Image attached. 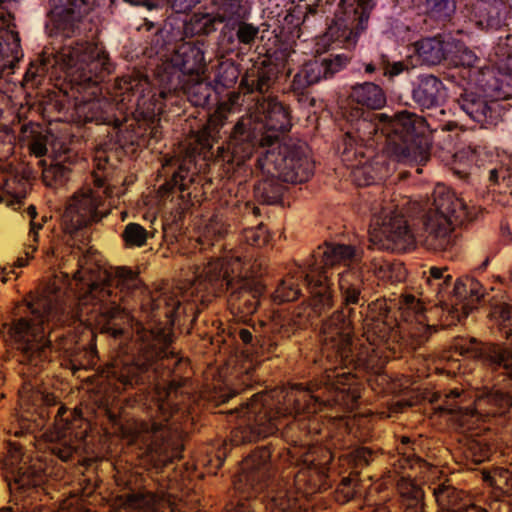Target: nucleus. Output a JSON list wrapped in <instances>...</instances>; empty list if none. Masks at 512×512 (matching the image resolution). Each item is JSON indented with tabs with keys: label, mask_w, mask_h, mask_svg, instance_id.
<instances>
[{
	"label": "nucleus",
	"mask_w": 512,
	"mask_h": 512,
	"mask_svg": "<svg viewBox=\"0 0 512 512\" xmlns=\"http://www.w3.org/2000/svg\"><path fill=\"white\" fill-rule=\"evenodd\" d=\"M74 280L87 287L79 297L77 316L81 322L95 323L101 333L118 338L124 333L125 326L135 329L141 345L137 355L131 361L115 359L105 365L102 376L113 384L118 391L133 388L143 383L144 375L160 362L162 366L175 355L169 351L172 343L170 327L147 329L141 323L133 325L134 318L122 307L125 297L141 286L139 274L126 266L101 269L91 262L90 252L78 261Z\"/></svg>",
	"instance_id": "obj_1"
},
{
	"label": "nucleus",
	"mask_w": 512,
	"mask_h": 512,
	"mask_svg": "<svg viewBox=\"0 0 512 512\" xmlns=\"http://www.w3.org/2000/svg\"><path fill=\"white\" fill-rule=\"evenodd\" d=\"M354 309L335 311L321 327V353L330 367L325 368L321 376L325 389L328 387L334 394V400L339 405L352 408L360 397L356 388L353 369L360 367L373 368L380 357V346L389 336L390 327L380 319H372L366 323L364 337L369 344H361L357 354L352 351V320Z\"/></svg>",
	"instance_id": "obj_2"
},
{
	"label": "nucleus",
	"mask_w": 512,
	"mask_h": 512,
	"mask_svg": "<svg viewBox=\"0 0 512 512\" xmlns=\"http://www.w3.org/2000/svg\"><path fill=\"white\" fill-rule=\"evenodd\" d=\"M331 389H325L322 378L304 387L296 384L289 389L254 394L230 414H237L239 424L232 430L230 441L239 446L274 435L289 417L312 414L326 406L338 404Z\"/></svg>",
	"instance_id": "obj_3"
},
{
	"label": "nucleus",
	"mask_w": 512,
	"mask_h": 512,
	"mask_svg": "<svg viewBox=\"0 0 512 512\" xmlns=\"http://www.w3.org/2000/svg\"><path fill=\"white\" fill-rule=\"evenodd\" d=\"M187 379L172 380L167 386H156L152 402L155 415L150 421L135 422L134 440L146 446L156 468H163L180 458V440L187 429L188 392L184 391Z\"/></svg>",
	"instance_id": "obj_4"
},
{
	"label": "nucleus",
	"mask_w": 512,
	"mask_h": 512,
	"mask_svg": "<svg viewBox=\"0 0 512 512\" xmlns=\"http://www.w3.org/2000/svg\"><path fill=\"white\" fill-rule=\"evenodd\" d=\"M287 460L299 467L293 480H283L274 491L269 509L271 512H296L304 507L308 497L326 490L331 453L321 447H309L296 443L287 448Z\"/></svg>",
	"instance_id": "obj_5"
},
{
	"label": "nucleus",
	"mask_w": 512,
	"mask_h": 512,
	"mask_svg": "<svg viewBox=\"0 0 512 512\" xmlns=\"http://www.w3.org/2000/svg\"><path fill=\"white\" fill-rule=\"evenodd\" d=\"M387 138L388 152L397 161L404 163L425 164L430 158L429 146L424 137L417 135L413 117L403 111L389 116L385 113L368 114L359 118L353 131H348L344 144L352 146V142L362 145L372 139L378 131Z\"/></svg>",
	"instance_id": "obj_6"
},
{
	"label": "nucleus",
	"mask_w": 512,
	"mask_h": 512,
	"mask_svg": "<svg viewBox=\"0 0 512 512\" xmlns=\"http://www.w3.org/2000/svg\"><path fill=\"white\" fill-rule=\"evenodd\" d=\"M31 316L20 317L3 328L8 329L10 338L16 343L18 361L20 363L38 366L42 362L49 361L52 350H61V343L52 345L51 332L46 338V329L57 314V309L52 299L46 296H38L28 302Z\"/></svg>",
	"instance_id": "obj_7"
},
{
	"label": "nucleus",
	"mask_w": 512,
	"mask_h": 512,
	"mask_svg": "<svg viewBox=\"0 0 512 512\" xmlns=\"http://www.w3.org/2000/svg\"><path fill=\"white\" fill-rule=\"evenodd\" d=\"M291 126L290 112L282 103L275 98L258 102L255 115L241 117L233 128V141L244 145L238 163L250 158L257 144L261 147L274 145Z\"/></svg>",
	"instance_id": "obj_8"
},
{
	"label": "nucleus",
	"mask_w": 512,
	"mask_h": 512,
	"mask_svg": "<svg viewBox=\"0 0 512 512\" xmlns=\"http://www.w3.org/2000/svg\"><path fill=\"white\" fill-rule=\"evenodd\" d=\"M470 219L463 199L444 185H437L432 193L431 206L423 216L420 242L428 250L445 251L452 243L454 225Z\"/></svg>",
	"instance_id": "obj_9"
},
{
	"label": "nucleus",
	"mask_w": 512,
	"mask_h": 512,
	"mask_svg": "<svg viewBox=\"0 0 512 512\" xmlns=\"http://www.w3.org/2000/svg\"><path fill=\"white\" fill-rule=\"evenodd\" d=\"M308 263L306 277L312 283V310L319 314L332 308L333 291L329 281L328 270L339 265L350 267L361 260L360 253L354 246L325 243L319 246Z\"/></svg>",
	"instance_id": "obj_10"
},
{
	"label": "nucleus",
	"mask_w": 512,
	"mask_h": 512,
	"mask_svg": "<svg viewBox=\"0 0 512 512\" xmlns=\"http://www.w3.org/2000/svg\"><path fill=\"white\" fill-rule=\"evenodd\" d=\"M93 187L83 186L66 202L61 226L65 233L73 235L88 225L106 217L110 208L106 199L111 197L112 188L98 173L91 174Z\"/></svg>",
	"instance_id": "obj_11"
},
{
	"label": "nucleus",
	"mask_w": 512,
	"mask_h": 512,
	"mask_svg": "<svg viewBox=\"0 0 512 512\" xmlns=\"http://www.w3.org/2000/svg\"><path fill=\"white\" fill-rule=\"evenodd\" d=\"M442 404L440 411L460 414L461 426L468 424L469 419H484L501 415L512 406V396L500 390L481 392L473 395L470 391L454 388L439 394Z\"/></svg>",
	"instance_id": "obj_12"
},
{
	"label": "nucleus",
	"mask_w": 512,
	"mask_h": 512,
	"mask_svg": "<svg viewBox=\"0 0 512 512\" xmlns=\"http://www.w3.org/2000/svg\"><path fill=\"white\" fill-rule=\"evenodd\" d=\"M246 263L239 255L230 252L223 258L212 259L202 269L196 268L195 277L188 289L183 292L182 297L185 301L193 298L195 294L205 293L197 301L205 303L211 296H218L232 285L237 278V273L232 269L237 268L235 262ZM198 298V295H196ZM196 302V300H194Z\"/></svg>",
	"instance_id": "obj_13"
},
{
	"label": "nucleus",
	"mask_w": 512,
	"mask_h": 512,
	"mask_svg": "<svg viewBox=\"0 0 512 512\" xmlns=\"http://www.w3.org/2000/svg\"><path fill=\"white\" fill-rule=\"evenodd\" d=\"M108 59L104 50L87 42L64 47L56 56V62L79 83L91 81L99 69H106Z\"/></svg>",
	"instance_id": "obj_14"
},
{
	"label": "nucleus",
	"mask_w": 512,
	"mask_h": 512,
	"mask_svg": "<svg viewBox=\"0 0 512 512\" xmlns=\"http://www.w3.org/2000/svg\"><path fill=\"white\" fill-rule=\"evenodd\" d=\"M235 263L237 268L232 272L237 273V278L226 290L230 293L228 305L234 314L244 318L256 312L264 287L255 280V272L246 267L247 263Z\"/></svg>",
	"instance_id": "obj_15"
},
{
	"label": "nucleus",
	"mask_w": 512,
	"mask_h": 512,
	"mask_svg": "<svg viewBox=\"0 0 512 512\" xmlns=\"http://www.w3.org/2000/svg\"><path fill=\"white\" fill-rule=\"evenodd\" d=\"M370 241L379 249L406 250L414 245L415 239L405 217L391 211L372 225Z\"/></svg>",
	"instance_id": "obj_16"
},
{
	"label": "nucleus",
	"mask_w": 512,
	"mask_h": 512,
	"mask_svg": "<svg viewBox=\"0 0 512 512\" xmlns=\"http://www.w3.org/2000/svg\"><path fill=\"white\" fill-rule=\"evenodd\" d=\"M414 46L419 59L427 65H437L447 59L456 65H471L475 59L473 53L459 41L445 40L440 35L421 39Z\"/></svg>",
	"instance_id": "obj_17"
},
{
	"label": "nucleus",
	"mask_w": 512,
	"mask_h": 512,
	"mask_svg": "<svg viewBox=\"0 0 512 512\" xmlns=\"http://www.w3.org/2000/svg\"><path fill=\"white\" fill-rule=\"evenodd\" d=\"M29 456H25L21 446L16 442L9 443L8 455L3 462L5 480L10 489H27L36 487L44 481L41 465L31 464Z\"/></svg>",
	"instance_id": "obj_18"
},
{
	"label": "nucleus",
	"mask_w": 512,
	"mask_h": 512,
	"mask_svg": "<svg viewBox=\"0 0 512 512\" xmlns=\"http://www.w3.org/2000/svg\"><path fill=\"white\" fill-rule=\"evenodd\" d=\"M308 267L303 268L296 266L292 268L289 273L282 279L280 284L277 286L273 299L275 302L283 303L295 301L301 294V286L306 284L310 291V298L307 303L302 304L297 308L296 317L299 318L298 323L300 325L306 324L311 318L319 317L322 313H315L312 310L311 299H312V283L306 277Z\"/></svg>",
	"instance_id": "obj_19"
},
{
	"label": "nucleus",
	"mask_w": 512,
	"mask_h": 512,
	"mask_svg": "<svg viewBox=\"0 0 512 512\" xmlns=\"http://www.w3.org/2000/svg\"><path fill=\"white\" fill-rule=\"evenodd\" d=\"M192 179H188V171L180 165L170 180L162 184L157 196L162 205L175 213V216H181L192 205L191 191L189 185Z\"/></svg>",
	"instance_id": "obj_20"
},
{
	"label": "nucleus",
	"mask_w": 512,
	"mask_h": 512,
	"mask_svg": "<svg viewBox=\"0 0 512 512\" xmlns=\"http://www.w3.org/2000/svg\"><path fill=\"white\" fill-rule=\"evenodd\" d=\"M455 349L461 355L483 358L495 369H503L504 374L512 378V348L494 343L481 344L475 338H470L457 341Z\"/></svg>",
	"instance_id": "obj_21"
},
{
	"label": "nucleus",
	"mask_w": 512,
	"mask_h": 512,
	"mask_svg": "<svg viewBox=\"0 0 512 512\" xmlns=\"http://www.w3.org/2000/svg\"><path fill=\"white\" fill-rule=\"evenodd\" d=\"M169 61L171 65L179 69L183 74L198 77L207 74V62L203 44L200 42H184L176 44Z\"/></svg>",
	"instance_id": "obj_22"
},
{
	"label": "nucleus",
	"mask_w": 512,
	"mask_h": 512,
	"mask_svg": "<svg viewBox=\"0 0 512 512\" xmlns=\"http://www.w3.org/2000/svg\"><path fill=\"white\" fill-rule=\"evenodd\" d=\"M168 508L174 510L170 495L163 492L139 491L120 496L110 512H165Z\"/></svg>",
	"instance_id": "obj_23"
},
{
	"label": "nucleus",
	"mask_w": 512,
	"mask_h": 512,
	"mask_svg": "<svg viewBox=\"0 0 512 512\" xmlns=\"http://www.w3.org/2000/svg\"><path fill=\"white\" fill-rule=\"evenodd\" d=\"M274 170L278 172V178L282 182L297 184L309 180L313 174L314 164L311 159L299 153L291 151L285 156L274 153Z\"/></svg>",
	"instance_id": "obj_24"
},
{
	"label": "nucleus",
	"mask_w": 512,
	"mask_h": 512,
	"mask_svg": "<svg viewBox=\"0 0 512 512\" xmlns=\"http://www.w3.org/2000/svg\"><path fill=\"white\" fill-rule=\"evenodd\" d=\"M438 512H487L486 509L470 503L463 491L451 485L439 484L433 489Z\"/></svg>",
	"instance_id": "obj_25"
},
{
	"label": "nucleus",
	"mask_w": 512,
	"mask_h": 512,
	"mask_svg": "<svg viewBox=\"0 0 512 512\" xmlns=\"http://www.w3.org/2000/svg\"><path fill=\"white\" fill-rule=\"evenodd\" d=\"M273 162L274 152H268L263 159L262 166L270 177L260 180L254 188L256 198L266 204L277 203L284 191L282 180L278 178V172L274 170Z\"/></svg>",
	"instance_id": "obj_26"
},
{
	"label": "nucleus",
	"mask_w": 512,
	"mask_h": 512,
	"mask_svg": "<svg viewBox=\"0 0 512 512\" xmlns=\"http://www.w3.org/2000/svg\"><path fill=\"white\" fill-rule=\"evenodd\" d=\"M364 285L363 275L359 269L348 268L339 274L338 287L344 306L340 310H344L346 315L348 309H351L350 305H357L364 299Z\"/></svg>",
	"instance_id": "obj_27"
},
{
	"label": "nucleus",
	"mask_w": 512,
	"mask_h": 512,
	"mask_svg": "<svg viewBox=\"0 0 512 512\" xmlns=\"http://www.w3.org/2000/svg\"><path fill=\"white\" fill-rule=\"evenodd\" d=\"M272 453L269 447L254 450L241 464L240 481L250 482L253 487L266 477Z\"/></svg>",
	"instance_id": "obj_28"
},
{
	"label": "nucleus",
	"mask_w": 512,
	"mask_h": 512,
	"mask_svg": "<svg viewBox=\"0 0 512 512\" xmlns=\"http://www.w3.org/2000/svg\"><path fill=\"white\" fill-rule=\"evenodd\" d=\"M349 98L362 108L378 110L385 106L386 96L383 89L372 82L356 84L352 87Z\"/></svg>",
	"instance_id": "obj_29"
},
{
	"label": "nucleus",
	"mask_w": 512,
	"mask_h": 512,
	"mask_svg": "<svg viewBox=\"0 0 512 512\" xmlns=\"http://www.w3.org/2000/svg\"><path fill=\"white\" fill-rule=\"evenodd\" d=\"M274 83L273 73L265 66H253L241 78L239 89L244 94L267 93Z\"/></svg>",
	"instance_id": "obj_30"
},
{
	"label": "nucleus",
	"mask_w": 512,
	"mask_h": 512,
	"mask_svg": "<svg viewBox=\"0 0 512 512\" xmlns=\"http://www.w3.org/2000/svg\"><path fill=\"white\" fill-rule=\"evenodd\" d=\"M492 453V445L487 435L471 434L465 436L462 454L467 462L477 465L488 460Z\"/></svg>",
	"instance_id": "obj_31"
},
{
	"label": "nucleus",
	"mask_w": 512,
	"mask_h": 512,
	"mask_svg": "<svg viewBox=\"0 0 512 512\" xmlns=\"http://www.w3.org/2000/svg\"><path fill=\"white\" fill-rule=\"evenodd\" d=\"M441 88L442 82L437 77L423 75L413 90V99L423 108H431L437 104Z\"/></svg>",
	"instance_id": "obj_32"
},
{
	"label": "nucleus",
	"mask_w": 512,
	"mask_h": 512,
	"mask_svg": "<svg viewBox=\"0 0 512 512\" xmlns=\"http://www.w3.org/2000/svg\"><path fill=\"white\" fill-rule=\"evenodd\" d=\"M55 12L59 19L70 26L79 22L82 16L90 9L95 0H53Z\"/></svg>",
	"instance_id": "obj_33"
},
{
	"label": "nucleus",
	"mask_w": 512,
	"mask_h": 512,
	"mask_svg": "<svg viewBox=\"0 0 512 512\" xmlns=\"http://www.w3.org/2000/svg\"><path fill=\"white\" fill-rule=\"evenodd\" d=\"M35 384L32 382H24L21 389L19 390V401L22 407L40 406L44 405L52 407L57 405L58 399L53 393H45L43 391L35 389Z\"/></svg>",
	"instance_id": "obj_34"
},
{
	"label": "nucleus",
	"mask_w": 512,
	"mask_h": 512,
	"mask_svg": "<svg viewBox=\"0 0 512 512\" xmlns=\"http://www.w3.org/2000/svg\"><path fill=\"white\" fill-rule=\"evenodd\" d=\"M427 284L436 292L437 304L441 307H448L449 304L446 302L445 294L452 284V276L448 273V268L431 267Z\"/></svg>",
	"instance_id": "obj_35"
},
{
	"label": "nucleus",
	"mask_w": 512,
	"mask_h": 512,
	"mask_svg": "<svg viewBox=\"0 0 512 512\" xmlns=\"http://www.w3.org/2000/svg\"><path fill=\"white\" fill-rule=\"evenodd\" d=\"M422 7L430 20L437 25H445L450 21L456 6L453 0H424Z\"/></svg>",
	"instance_id": "obj_36"
},
{
	"label": "nucleus",
	"mask_w": 512,
	"mask_h": 512,
	"mask_svg": "<svg viewBox=\"0 0 512 512\" xmlns=\"http://www.w3.org/2000/svg\"><path fill=\"white\" fill-rule=\"evenodd\" d=\"M148 302L151 303V309L154 313L153 317L164 316L170 319L174 316L180 306L181 300L176 293L152 294Z\"/></svg>",
	"instance_id": "obj_37"
},
{
	"label": "nucleus",
	"mask_w": 512,
	"mask_h": 512,
	"mask_svg": "<svg viewBox=\"0 0 512 512\" xmlns=\"http://www.w3.org/2000/svg\"><path fill=\"white\" fill-rule=\"evenodd\" d=\"M453 293L458 300L478 302L484 297V288L476 279L465 276L456 280Z\"/></svg>",
	"instance_id": "obj_38"
},
{
	"label": "nucleus",
	"mask_w": 512,
	"mask_h": 512,
	"mask_svg": "<svg viewBox=\"0 0 512 512\" xmlns=\"http://www.w3.org/2000/svg\"><path fill=\"white\" fill-rule=\"evenodd\" d=\"M221 23L217 14L194 13L187 22L186 32L192 35L206 36L216 31V25Z\"/></svg>",
	"instance_id": "obj_39"
},
{
	"label": "nucleus",
	"mask_w": 512,
	"mask_h": 512,
	"mask_svg": "<svg viewBox=\"0 0 512 512\" xmlns=\"http://www.w3.org/2000/svg\"><path fill=\"white\" fill-rule=\"evenodd\" d=\"M340 6L348 20L357 21V25H361L368 21L374 2L373 0H341Z\"/></svg>",
	"instance_id": "obj_40"
},
{
	"label": "nucleus",
	"mask_w": 512,
	"mask_h": 512,
	"mask_svg": "<svg viewBox=\"0 0 512 512\" xmlns=\"http://www.w3.org/2000/svg\"><path fill=\"white\" fill-rule=\"evenodd\" d=\"M228 232V226L225 224L222 217L218 215L212 216L208 223L205 225L202 235L198 241L200 245H214Z\"/></svg>",
	"instance_id": "obj_41"
},
{
	"label": "nucleus",
	"mask_w": 512,
	"mask_h": 512,
	"mask_svg": "<svg viewBox=\"0 0 512 512\" xmlns=\"http://www.w3.org/2000/svg\"><path fill=\"white\" fill-rule=\"evenodd\" d=\"M401 505H418L424 502V492L411 479L402 477L397 483Z\"/></svg>",
	"instance_id": "obj_42"
},
{
	"label": "nucleus",
	"mask_w": 512,
	"mask_h": 512,
	"mask_svg": "<svg viewBox=\"0 0 512 512\" xmlns=\"http://www.w3.org/2000/svg\"><path fill=\"white\" fill-rule=\"evenodd\" d=\"M207 78V74L200 79L198 77H193L195 83L184 86V92L195 106L205 105L210 97L211 88L209 84L204 82Z\"/></svg>",
	"instance_id": "obj_43"
},
{
	"label": "nucleus",
	"mask_w": 512,
	"mask_h": 512,
	"mask_svg": "<svg viewBox=\"0 0 512 512\" xmlns=\"http://www.w3.org/2000/svg\"><path fill=\"white\" fill-rule=\"evenodd\" d=\"M118 87L126 92L143 95L144 92L149 89L150 82L148 77L140 71H133L131 74L119 79Z\"/></svg>",
	"instance_id": "obj_44"
},
{
	"label": "nucleus",
	"mask_w": 512,
	"mask_h": 512,
	"mask_svg": "<svg viewBox=\"0 0 512 512\" xmlns=\"http://www.w3.org/2000/svg\"><path fill=\"white\" fill-rule=\"evenodd\" d=\"M399 310L401 311L402 317L408 321L409 318L424 319V305L419 300L416 299L412 294H404L399 298Z\"/></svg>",
	"instance_id": "obj_45"
},
{
	"label": "nucleus",
	"mask_w": 512,
	"mask_h": 512,
	"mask_svg": "<svg viewBox=\"0 0 512 512\" xmlns=\"http://www.w3.org/2000/svg\"><path fill=\"white\" fill-rule=\"evenodd\" d=\"M240 93L241 91L228 93L227 99L219 103L215 112L209 117L210 125L217 127L224 124L233 107L239 103Z\"/></svg>",
	"instance_id": "obj_46"
},
{
	"label": "nucleus",
	"mask_w": 512,
	"mask_h": 512,
	"mask_svg": "<svg viewBox=\"0 0 512 512\" xmlns=\"http://www.w3.org/2000/svg\"><path fill=\"white\" fill-rule=\"evenodd\" d=\"M484 479L495 489L505 494H512V472L505 468H496L484 475Z\"/></svg>",
	"instance_id": "obj_47"
},
{
	"label": "nucleus",
	"mask_w": 512,
	"mask_h": 512,
	"mask_svg": "<svg viewBox=\"0 0 512 512\" xmlns=\"http://www.w3.org/2000/svg\"><path fill=\"white\" fill-rule=\"evenodd\" d=\"M435 331L436 329L433 326L425 324V318L415 320V324H412L408 330L411 339L410 345L414 349L420 347Z\"/></svg>",
	"instance_id": "obj_48"
},
{
	"label": "nucleus",
	"mask_w": 512,
	"mask_h": 512,
	"mask_svg": "<svg viewBox=\"0 0 512 512\" xmlns=\"http://www.w3.org/2000/svg\"><path fill=\"white\" fill-rule=\"evenodd\" d=\"M320 60L323 64L324 78L326 79L346 67L351 60V55L349 53L329 55V57Z\"/></svg>",
	"instance_id": "obj_49"
},
{
	"label": "nucleus",
	"mask_w": 512,
	"mask_h": 512,
	"mask_svg": "<svg viewBox=\"0 0 512 512\" xmlns=\"http://www.w3.org/2000/svg\"><path fill=\"white\" fill-rule=\"evenodd\" d=\"M148 233L144 227L137 223H129L126 225L122 237L129 246H143L147 241Z\"/></svg>",
	"instance_id": "obj_50"
},
{
	"label": "nucleus",
	"mask_w": 512,
	"mask_h": 512,
	"mask_svg": "<svg viewBox=\"0 0 512 512\" xmlns=\"http://www.w3.org/2000/svg\"><path fill=\"white\" fill-rule=\"evenodd\" d=\"M243 239L251 246L262 247L270 240V234L267 228L261 223L256 227L243 230Z\"/></svg>",
	"instance_id": "obj_51"
},
{
	"label": "nucleus",
	"mask_w": 512,
	"mask_h": 512,
	"mask_svg": "<svg viewBox=\"0 0 512 512\" xmlns=\"http://www.w3.org/2000/svg\"><path fill=\"white\" fill-rule=\"evenodd\" d=\"M398 454L401 455V459L399 462H405V464H400L401 468H405L406 465L412 467L414 462H418L420 458L416 457L415 449L412 447V441L407 436H402L400 443L396 447Z\"/></svg>",
	"instance_id": "obj_52"
},
{
	"label": "nucleus",
	"mask_w": 512,
	"mask_h": 512,
	"mask_svg": "<svg viewBox=\"0 0 512 512\" xmlns=\"http://www.w3.org/2000/svg\"><path fill=\"white\" fill-rule=\"evenodd\" d=\"M241 9V0H223L217 16L220 18L221 23L241 19Z\"/></svg>",
	"instance_id": "obj_53"
},
{
	"label": "nucleus",
	"mask_w": 512,
	"mask_h": 512,
	"mask_svg": "<svg viewBox=\"0 0 512 512\" xmlns=\"http://www.w3.org/2000/svg\"><path fill=\"white\" fill-rule=\"evenodd\" d=\"M68 174L69 170L65 166L56 164L46 168L43 171L42 177L47 186H53L54 184L66 181Z\"/></svg>",
	"instance_id": "obj_54"
},
{
	"label": "nucleus",
	"mask_w": 512,
	"mask_h": 512,
	"mask_svg": "<svg viewBox=\"0 0 512 512\" xmlns=\"http://www.w3.org/2000/svg\"><path fill=\"white\" fill-rule=\"evenodd\" d=\"M259 34V27L252 23L239 22L236 30V38L240 44L251 46Z\"/></svg>",
	"instance_id": "obj_55"
},
{
	"label": "nucleus",
	"mask_w": 512,
	"mask_h": 512,
	"mask_svg": "<svg viewBox=\"0 0 512 512\" xmlns=\"http://www.w3.org/2000/svg\"><path fill=\"white\" fill-rule=\"evenodd\" d=\"M231 136H233V132L231 133ZM230 147H232V152H225L223 148L218 149L217 158L221 159L222 161H226L227 163L236 164L237 166L241 165L245 160L248 158L243 159L240 163L238 161L240 160L241 156L243 155V144H236L233 141V138L230 137V143L229 147H227V150H230Z\"/></svg>",
	"instance_id": "obj_56"
},
{
	"label": "nucleus",
	"mask_w": 512,
	"mask_h": 512,
	"mask_svg": "<svg viewBox=\"0 0 512 512\" xmlns=\"http://www.w3.org/2000/svg\"><path fill=\"white\" fill-rule=\"evenodd\" d=\"M356 493L355 480L343 478L335 491V499L341 504H345L353 499Z\"/></svg>",
	"instance_id": "obj_57"
},
{
	"label": "nucleus",
	"mask_w": 512,
	"mask_h": 512,
	"mask_svg": "<svg viewBox=\"0 0 512 512\" xmlns=\"http://www.w3.org/2000/svg\"><path fill=\"white\" fill-rule=\"evenodd\" d=\"M300 71L312 85L324 78L323 64L321 63V60H314L305 64Z\"/></svg>",
	"instance_id": "obj_58"
},
{
	"label": "nucleus",
	"mask_w": 512,
	"mask_h": 512,
	"mask_svg": "<svg viewBox=\"0 0 512 512\" xmlns=\"http://www.w3.org/2000/svg\"><path fill=\"white\" fill-rule=\"evenodd\" d=\"M374 457V451L367 447L357 448L351 453V458L356 468L368 466L374 460Z\"/></svg>",
	"instance_id": "obj_59"
},
{
	"label": "nucleus",
	"mask_w": 512,
	"mask_h": 512,
	"mask_svg": "<svg viewBox=\"0 0 512 512\" xmlns=\"http://www.w3.org/2000/svg\"><path fill=\"white\" fill-rule=\"evenodd\" d=\"M462 108L475 121H481L489 110L487 104L481 100L463 104Z\"/></svg>",
	"instance_id": "obj_60"
},
{
	"label": "nucleus",
	"mask_w": 512,
	"mask_h": 512,
	"mask_svg": "<svg viewBox=\"0 0 512 512\" xmlns=\"http://www.w3.org/2000/svg\"><path fill=\"white\" fill-rule=\"evenodd\" d=\"M69 416H73V420L76 421L79 415L76 411L69 412L64 406H60L55 415V424L59 430L70 429L71 421Z\"/></svg>",
	"instance_id": "obj_61"
},
{
	"label": "nucleus",
	"mask_w": 512,
	"mask_h": 512,
	"mask_svg": "<svg viewBox=\"0 0 512 512\" xmlns=\"http://www.w3.org/2000/svg\"><path fill=\"white\" fill-rule=\"evenodd\" d=\"M408 69V65L403 61L394 62L393 64H389L385 61L383 62V70L385 76L395 77Z\"/></svg>",
	"instance_id": "obj_62"
},
{
	"label": "nucleus",
	"mask_w": 512,
	"mask_h": 512,
	"mask_svg": "<svg viewBox=\"0 0 512 512\" xmlns=\"http://www.w3.org/2000/svg\"><path fill=\"white\" fill-rule=\"evenodd\" d=\"M312 84L309 82V80L305 77V75L299 71L292 80V90L296 93L303 94L305 89H307Z\"/></svg>",
	"instance_id": "obj_63"
},
{
	"label": "nucleus",
	"mask_w": 512,
	"mask_h": 512,
	"mask_svg": "<svg viewBox=\"0 0 512 512\" xmlns=\"http://www.w3.org/2000/svg\"><path fill=\"white\" fill-rule=\"evenodd\" d=\"M75 448L70 445H59L53 448V452L57 455L61 460L68 461L72 458L75 453Z\"/></svg>",
	"instance_id": "obj_64"
}]
</instances>
